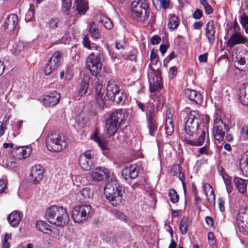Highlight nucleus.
I'll return each mask as SVG.
<instances>
[{"label": "nucleus", "instance_id": "7c9ffc66", "mask_svg": "<svg viewBox=\"0 0 248 248\" xmlns=\"http://www.w3.org/2000/svg\"><path fill=\"white\" fill-rule=\"evenodd\" d=\"M205 131H202V132L198 139L195 140H191L186 138L185 139V141L186 144L191 146H199L202 145L205 140Z\"/></svg>", "mask_w": 248, "mask_h": 248}, {"label": "nucleus", "instance_id": "e2e57ef3", "mask_svg": "<svg viewBox=\"0 0 248 248\" xmlns=\"http://www.w3.org/2000/svg\"><path fill=\"white\" fill-rule=\"evenodd\" d=\"M167 46L166 45H161L159 47V50L162 55H164L167 51Z\"/></svg>", "mask_w": 248, "mask_h": 248}, {"label": "nucleus", "instance_id": "4468645a", "mask_svg": "<svg viewBox=\"0 0 248 248\" xmlns=\"http://www.w3.org/2000/svg\"><path fill=\"white\" fill-rule=\"evenodd\" d=\"M44 169L40 165L33 166L30 172V180L34 185H37L42 180L44 177Z\"/></svg>", "mask_w": 248, "mask_h": 248}, {"label": "nucleus", "instance_id": "a211bd4d", "mask_svg": "<svg viewBox=\"0 0 248 248\" xmlns=\"http://www.w3.org/2000/svg\"><path fill=\"white\" fill-rule=\"evenodd\" d=\"M126 114L125 109H119L109 114L108 118L121 126L124 120Z\"/></svg>", "mask_w": 248, "mask_h": 248}, {"label": "nucleus", "instance_id": "4be33fe9", "mask_svg": "<svg viewBox=\"0 0 248 248\" xmlns=\"http://www.w3.org/2000/svg\"><path fill=\"white\" fill-rule=\"evenodd\" d=\"M120 125L107 118L105 121V132L107 135L110 137L114 135L119 128Z\"/></svg>", "mask_w": 248, "mask_h": 248}, {"label": "nucleus", "instance_id": "a18cd8bd", "mask_svg": "<svg viewBox=\"0 0 248 248\" xmlns=\"http://www.w3.org/2000/svg\"><path fill=\"white\" fill-rule=\"evenodd\" d=\"M62 8L66 14L68 15L72 5V0H62Z\"/></svg>", "mask_w": 248, "mask_h": 248}, {"label": "nucleus", "instance_id": "a878e982", "mask_svg": "<svg viewBox=\"0 0 248 248\" xmlns=\"http://www.w3.org/2000/svg\"><path fill=\"white\" fill-rule=\"evenodd\" d=\"M185 95L188 99L194 101L197 104L202 102V98L200 93L194 90L186 89L185 91Z\"/></svg>", "mask_w": 248, "mask_h": 248}, {"label": "nucleus", "instance_id": "338daca9", "mask_svg": "<svg viewBox=\"0 0 248 248\" xmlns=\"http://www.w3.org/2000/svg\"><path fill=\"white\" fill-rule=\"evenodd\" d=\"M6 187L5 182L3 180H0V193L3 192Z\"/></svg>", "mask_w": 248, "mask_h": 248}, {"label": "nucleus", "instance_id": "1a4fd4ad", "mask_svg": "<svg viewBox=\"0 0 248 248\" xmlns=\"http://www.w3.org/2000/svg\"><path fill=\"white\" fill-rule=\"evenodd\" d=\"M119 87L114 81H109L107 87L106 95L110 100L117 103H120L123 100L122 96L120 95Z\"/></svg>", "mask_w": 248, "mask_h": 248}, {"label": "nucleus", "instance_id": "5701e85b", "mask_svg": "<svg viewBox=\"0 0 248 248\" xmlns=\"http://www.w3.org/2000/svg\"><path fill=\"white\" fill-rule=\"evenodd\" d=\"M95 90L96 102L99 106L103 108L105 105L104 100V90L102 88V85L98 82L95 83Z\"/></svg>", "mask_w": 248, "mask_h": 248}, {"label": "nucleus", "instance_id": "c03bdc74", "mask_svg": "<svg viewBox=\"0 0 248 248\" xmlns=\"http://www.w3.org/2000/svg\"><path fill=\"white\" fill-rule=\"evenodd\" d=\"M187 219L186 217H183L181 219L179 224V229L183 234H185L187 232Z\"/></svg>", "mask_w": 248, "mask_h": 248}, {"label": "nucleus", "instance_id": "4c0bfd02", "mask_svg": "<svg viewBox=\"0 0 248 248\" xmlns=\"http://www.w3.org/2000/svg\"><path fill=\"white\" fill-rule=\"evenodd\" d=\"M24 44L22 41H17L13 46L12 51L15 54H19L24 49Z\"/></svg>", "mask_w": 248, "mask_h": 248}, {"label": "nucleus", "instance_id": "423d86ee", "mask_svg": "<svg viewBox=\"0 0 248 248\" xmlns=\"http://www.w3.org/2000/svg\"><path fill=\"white\" fill-rule=\"evenodd\" d=\"M131 9L134 17H146L149 14L147 0H134L131 3Z\"/></svg>", "mask_w": 248, "mask_h": 248}, {"label": "nucleus", "instance_id": "f257e3e1", "mask_svg": "<svg viewBox=\"0 0 248 248\" xmlns=\"http://www.w3.org/2000/svg\"><path fill=\"white\" fill-rule=\"evenodd\" d=\"M83 45L88 49L94 51L91 53L87 57L86 61V68L94 76L97 77L101 72L104 62L103 52L95 46H91L89 37L85 35L83 39Z\"/></svg>", "mask_w": 248, "mask_h": 248}, {"label": "nucleus", "instance_id": "7ed1b4c3", "mask_svg": "<svg viewBox=\"0 0 248 248\" xmlns=\"http://www.w3.org/2000/svg\"><path fill=\"white\" fill-rule=\"evenodd\" d=\"M104 190L107 199L112 205L117 206L122 203L123 194L122 187L116 179H111L108 181Z\"/></svg>", "mask_w": 248, "mask_h": 248}, {"label": "nucleus", "instance_id": "052dcab7", "mask_svg": "<svg viewBox=\"0 0 248 248\" xmlns=\"http://www.w3.org/2000/svg\"><path fill=\"white\" fill-rule=\"evenodd\" d=\"M124 44H125V43L124 41H121L120 42L118 40H117V41H116V42H115L116 47L117 49H124L125 47Z\"/></svg>", "mask_w": 248, "mask_h": 248}, {"label": "nucleus", "instance_id": "0e129e2a", "mask_svg": "<svg viewBox=\"0 0 248 248\" xmlns=\"http://www.w3.org/2000/svg\"><path fill=\"white\" fill-rule=\"evenodd\" d=\"M207 59V54L206 53L204 54L203 55H201L199 57V61L200 62H206Z\"/></svg>", "mask_w": 248, "mask_h": 248}, {"label": "nucleus", "instance_id": "4d7b16f0", "mask_svg": "<svg viewBox=\"0 0 248 248\" xmlns=\"http://www.w3.org/2000/svg\"><path fill=\"white\" fill-rule=\"evenodd\" d=\"M199 152L201 155L205 154L209 155V147L207 146H204L199 149Z\"/></svg>", "mask_w": 248, "mask_h": 248}, {"label": "nucleus", "instance_id": "dca6fc26", "mask_svg": "<svg viewBox=\"0 0 248 248\" xmlns=\"http://www.w3.org/2000/svg\"><path fill=\"white\" fill-rule=\"evenodd\" d=\"M18 22V17L16 14H10L4 21V29L7 32L11 33L16 30Z\"/></svg>", "mask_w": 248, "mask_h": 248}, {"label": "nucleus", "instance_id": "a19ab883", "mask_svg": "<svg viewBox=\"0 0 248 248\" xmlns=\"http://www.w3.org/2000/svg\"><path fill=\"white\" fill-rule=\"evenodd\" d=\"M100 22L107 30H111L113 27L112 21L107 17L102 16L100 20Z\"/></svg>", "mask_w": 248, "mask_h": 248}, {"label": "nucleus", "instance_id": "b1692460", "mask_svg": "<svg viewBox=\"0 0 248 248\" xmlns=\"http://www.w3.org/2000/svg\"><path fill=\"white\" fill-rule=\"evenodd\" d=\"M91 139L96 142L99 147L103 150L108 149V141L99 133V130L96 129Z\"/></svg>", "mask_w": 248, "mask_h": 248}, {"label": "nucleus", "instance_id": "9b49d317", "mask_svg": "<svg viewBox=\"0 0 248 248\" xmlns=\"http://www.w3.org/2000/svg\"><path fill=\"white\" fill-rule=\"evenodd\" d=\"M61 55L59 52H55L50 58L44 69V73L46 75L53 73L60 65Z\"/></svg>", "mask_w": 248, "mask_h": 248}, {"label": "nucleus", "instance_id": "72a5a7b5", "mask_svg": "<svg viewBox=\"0 0 248 248\" xmlns=\"http://www.w3.org/2000/svg\"><path fill=\"white\" fill-rule=\"evenodd\" d=\"M221 175L225 183L227 192L230 194L232 192L233 188L232 185V178L225 171L221 172Z\"/></svg>", "mask_w": 248, "mask_h": 248}, {"label": "nucleus", "instance_id": "49530a36", "mask_svg": "<svg viewBox=\"0 0 248 248\" xmlns=\"http://www.w3.org/2000/svg\"><path fill=\"white\" fill-rule=\"evenodd\" d=\"M200 3L203 6L206 14L209 15L213 12V9L209 4L207 0H200Z\"/></svg>", "mask_w": 248, "mask_h": 248}, {"label": "nucleus", "instance_id": "2eb2a0df", "mask_svg": "<svg viewBox=\"0 0 248 248\" xmlns=\"http://www.w3.org/2000/svg\"><path fill=\"white\" fill-rule=\"evenodd\" d=\"M236 222L239 228L243 231L248 232V208L242 209L239 212Z\"/></svg>", "mask_w": 248, "mask_h": 248}, {"label": "nucleus", "instance_id": "09e8293b", "mask_svg": "<svg viewBox=\"0 0 248 248\" xmlns=\"http://www.w3.org/2000/svg\"><path fill=\"white\" fill-rule=\"evenodd\" d=\"M11 235L10 234H5L4 237L2 241V248H9L10 243L8 242V240L10 239Z\"/></svg>", "mask_w": 248, "mask_h": 248}, {"label": "nucleus", "instance_id": "cd10ccee", "mask_svg": "<svg viewBox=\"0 0 248 248\" xmlns=\"http://www.w3.org/2000/svg\"><path fill=\"white\" fill-rule=\"evenodd\" d=\"M239 99L243 105L248 106V84H244L241 87L239 93Z\"/></svg>", "mask_w": 248, "mask_h": 248}, {"label": "nucleus", "instance_id": "f03ea898", "mask_svg": "<svg viewBox=\"0 0 248 248\" xmlns=\"http://www.w3.org/2000/svg\"><path fill=\"white\" fill-rule=\"evenodd\" d=\"M46 218L50 224L58 227H63L69 222L66 209L62 206L52 205L46 209Z\"/></svg>", "mask_w": 248, "mask_h": 248}, {"label": "nucleus", "instance_id": "2f4dec72", "mask_svg": "<svg viewBox=\"0 0 248 248\" xmlns=\"http://www.w3.org/2000/svg\"><path fill=\"white\" fill-rule=\"evenodd\" d=\"M89 32L93 39H98L100 38V33L98 28L94 22H91L89 24Z\"/></svg>", "mask_w": 248, "mask_h": 248}, {"label": "nucleus", "instance_id": "ddd939ff", "mask_svg": "<svg viewBox=\"0 0 248 248\" xmlns=\"http://www.w3.org/2000/svg\"><path fill=\"white\" fill-rule=\"evenodd\" d=\"M93 151L88 150L79 156V164L81 168L86 171H89L92 169L93 165Z\"/></svg>", "mask_w": 248, "mask_h": 248}, {"label": "nucleus", "instance_id": "58836bf2", "mask_svg": "<svg viewBox=\"0 0 248 248\" xmlns=\"http://www.w3.org/2000/svg\"><path fill=\"white\" fill-rule=\"evenodd\" d=\"M89 87V84L88 81L86 80H83L79 87V89L78 91V93L79 96H82L87 92Z\"/></svg>", "mask_w": 248, "mask_h": 248}, {"label": "nucleus", "instance_id": "ea45409f", "mask_svg": "<svg viewBox=\"0 0 248 248\" xmlns=\"http://www.w3.org/2000/svg\"><path fill=\"white\" fill-rule=\"evenodd\" d=\"M179 24V22L178 17L173 15L170 17L168 26L169 29L174 30L177 28Z\"/></svg>", "mask_w": 248, "mask_h": 248}, {"label": "nucleus", "instance_id": "39448f33", "mask_svg": "<svg viewBox=\"0 0 248 248\" xmlns=\"http://www.w3.org/2000/svg\"><path fill=\"white\" fill-rule=\"evenodd\" d=\"M46 144L47 149L54 152H60L66 146L64 138L56 133H51L48 137Z\"/></svg>", "mask_w": 248, "mask_h": 248}, {"label": "nucleus", "instance_id": "c9c22d12", "mask_svg": "<svg viewBox=\"0 0 248 248\" xmlns=\"http://www.w3.org/2000/svg\"><path fill=\"white\" fill-rule=\"evenodd\" d=\"M93 194V193L90 188L85 187L80 192V195L82 196L80 200L83 202H86L92 197Z\"/></svg>", "mask_w": 248, "mask_h": 248}, {"label": "nucleus", "instance_id": "473e14b6", "mask_svg": "<svg viewBox=\"0 0 248 248\" xmlns=\"http://www.w3.org/2000/svg\"><path fill=\"white\" fill-rule=\"evenodd\" d=\"M36 228L38 231L46 233L51 232L50 225L42 220H38L36 222Z\"/></svg>", "mask_w": 248, "mask_h": 248}, {"label": "nucleus", "instance_id": "680f3d73", "mask_svg": "<svg viewBox=\"0 0 248 248\" xmlns=\"http://www.w3.org/2000/svg\"><path fill=\"white\" fill-rule=\"evenodd\" d=\"M203 25V23L201 21L196 22L193 24V28L195 30H198Z\"/></svg>", "mask_w": 248, "mask_h": 248}, {"label": "nucleus", "instance_id": "bf43d9fd", "mask_svg": "<svg viewBox=\"0 0 248 248\" xmlns=\"http://www.w3.org/2000/svg\"><path fill=\"white\" fill-rule=\"evenodd\" d=\"M160 1L161 7L163 9H167L169 7L170 5L169 0H157Z\"/></svg>", "mask_w": 248, "mask_h": 248}, {"label": "nucleus", "instance_id": "6e6552de", "mask_svg": "<svg viewBox=\"0 0 248 248\" xmlns=\"http://www.w3.org/2000/svg\"><path fill=\"white\" fill-rule=\"evenodd\" d=\"M229 128L220 118H216L214 120L213 134L216 140H223L225 134L229 131Z\"/></svg>", "mask_w": 248, "mask_h": 248}, {"label": "nucleus", "instance_id": "37998d69", "mask_svg": "<svg viewBox=\"0 0 248 248\" xmlns=\"http://www.w3.org/2000/svg\"><path fill=\"white\" fill-rule=\"evenodd\" d=\"M169 196L170 200L172 203H177L179 199V197L176 191L174 189H170L169 191Z\"/></svg>", "mask_w": 248, "mask_h": 248}, {"label": "nucleus", "instance_id": "3c124183", "mask_svg": "<svg viewBox=\"0 0 248 248\" xmlns=\"http://www.w3.org/2000/svg\"><path fill=\"white\" fill-rule=\"evenodd\" d=\"M180 171V168L178 165H173L170 170V174L172 176H175Z\"/></svg>", "mask_w": 248, "mask_h": 248}, {"label": "nucleus", "instance_id": "aec40b11", "mask_svg": "<svg viewBox=\"0 0 248 248\" xmlns=\"http://www.w3.org/2000/svg\"><path fill=\"white\" fill-rule=\"evenodd\" d=\"M247 41L248 40L240 33L235 32L232 34L228 40L227 45L231 47H232L235 45L245 44L247 42Z\"/></svg>", "mask_w": 248, "mask_h": 248}, {"label": "nucleus", "instance_id": "9d476101", "mask_svg": "<svg viewBox=\"0 0 248 248\" xmlns=\"http://www.w3.org/2000/svg\"><path fill=\"white\" fill-rule=\"evenodd\" d=\"M148 76L152 78V82L150 81V91L151 93L159 92L162 88L161 78L159 71H155L151 67Z\"/></svg>", "mask_w": 248, "mask_h": 248}, {"label": "nucleus", "instance_id": "69168bd1", "mask_svg": "<svg viewBox=\"0 0 248 248\" xmlns=\"http://www.w3.org/2000/svg\"><path fill=\"white\" fill-rule=\"evenodd\" d=\"M177 68L176 67H171L170 70L169 72L170 74L172 76V78H173L174 76L176 75L177 73Z\"/></svg>", "mask_w": 248, "mask_h": 248}, {"label": "nucleus", "instance_id": "79ce46f5", "mask_svg": "<svg viewBox=\"0 0 248 248\" xmlns=\"http://www.w3.org/2000/svg\"><path fill=\"white\" fill-rule=\"evenodd\" d=\"M149 134L151 136H154L157 129V125L156 120L147 121Z\"/></svg>", "mask_w": 248, "mask_h": 248}, {"label": "nucleus", "instance_id": "e433bc0d", "mask_svg": "<svg viewBox=\"0 0 248 248\" xmlns=\"http://www.w3.org/2000/svg\"><path fill=\"white\" fill-rule=\"evenodd\" d=\"M166 133L168 135L172 134L174 131L173 122L171 118L168 117L166 119L165 124Z\"/></svg>", "mask_w": 248, "mask_h": 248}, {"label": "nucleus", "instance_id": "393cba45", "mask_svg": "<svg viewBox=\"0 0 248 248\" xmlns=\"http://www.w3.org/2000/svg\"><path fill=\"white\" fill-rule=\"evenodd\" d=\"M206 36L210 44H213L215 40V27L214 22L209 21L206 26Z\"/></svg>", "mask_w": 248, "mask_h": 248}, {"label": "nucleus", "instance_id": "864d4df0", "mask_svg": "<svg viewBox=\"0 0 248 248\" xmlns=\"http://www.w3.org/2000/svg\"><path fill=\"white\" fill-rule=\"evenodd\" d=\"M208 188L209 191H210V196H209L208 200L213 201L214 203H215L216 197H215V195L214 194V190L210 185H208L207 186V187H206V189H207Z\"/></svg>", "mask_w": 248, "mask_h": 248}, {"label": "nucleus", "instance_id": "774afa93", "mask_svg": "<svg viewBox=\"0 0 248 248\" xmlns=\"http://www.w3.org/2000/svg\"><path fill=\"white\" fill-rule=\"evenodd\" d=\"M205 220L207 225L210 226L213 225V220L211 217L208 216L205 217Z\"/></svg>", "mask_w": 248, "mask_h": 248}, {"label": "nucleus", "instance_id": "bb28decb", "mask_svg": "<svg viewBox=\"0 0 248 248\" xmlns=\"http://www.w3.org/2000/svg\"><path fill=\"white\" fill-rule=\"evenodd\" d=\"M76 10L80 15H84L89 9L88 2L86 0H75Z\"/></svg>", "mask_w": 248, "mask_h": 248}, {"label": "nucleus", "instance_id": "20e7f679", "mask_svg": "<svg viewBox=\"0 0 248 248\" xmlns=\"http://www.w3.org/2000/svg\"><path fill=\"white\" fill-rule=\"evenodd\" d=\"M93 211L90 205H81L75 206L72 211V217L76 222L86 221L93 214Z\"/></svg>", "mask_w": 248, "mask_h": 248}, {"label": "nucleus", "instance_id": "8fccbe9b", "mask_svg": "<svg viewBox=\"0 0 248 248\" xmlns=\"http://www.w3.org/2000/svg\"><path fill=\"white\" fill-rule=\"evenodd\" d=\"M157 50L152 49L150 54V60L153 64H156L157 62Z\"/></svg>", "mask_w": 248, "mask_h": 248}, {"label": "nucleus", "instance_id": "de8ad7c7", "mask_svg": "<svg viewBox=\"0 0 248 248\" xmlns=\"http://www.w3.org/2000/svg\"><path fill=\"white\" fill-rule=\"evenodd\" d=\"M61 24V20L58 18H53L48 22L49 27L52 29H56L58 28Z\"/></svg>", "mask_w": 248, "mask_h": 248}, {"label": "nucleus", "instance_id": "c756f323", "mask_svg": "<svg viewBox=\"0 0 248 248\" xmlns=\"http://www.w3.org/2000/svg\"><path fill=\"white\" fill-rule=\"evenodd\" d=\"M21 219L20 214L17 211L12 212L7 217L8 222L13 227H15L18 224Z\"/></svg>", "mask_w": 248, "mask_h": 248}, {"label": "nucleus", "instance_id": "f8f14e48", "mask_svg": "<svg viewBox=\"0 0 248 248\" xmlns=\"http://www.w3.org/2000/svg\"><path fill=\"white\" fill-rule=\"evenodd\" d=\"M61 99L60 94L57 91H53L48 94L44 95L42 98V102L46 107H51L58 104Z\"/></svg>", "mask_w": 248, "mask_h": 248}, {"label": "nucleus", "instance_id": "6e6d98bb", "mask_svg": "<svg viewBox=\"0 0 248 248\" xmlns=\"http://www.w3.org/2000/svg\"><path fill=\"white\" fill-rule=\"evenodd\" d=\"M202 12L200 9H197L193 14L192 17L196 19H199L202 16Z\"/></svg>", "mask_w": 248, "mask_h": 248}, {"label": "nucleus", "instance_id": "5fc2aeb1", "mask_svg": "<svg viewBox=\"0 0 248 248\" xmlns=\"http://www.w3.org/2000/svg\"><path fill=\"white\" fill-rule=\"evenodd\" d=\"M218 202L219 210L221 212H224L225 211L224 200L222 198H220L218 199Z\"/></svg>", "mask_w": 248, "mask_h": 248}, {"label": "nucleus", "instance_id": "603ef678", "mask_svg": "<svg viewBox=\"0 0 248 248\" xmlns=\"http://www.w3.org/2000/svg\"><path fill=\"white\" fill-rule=\"evenodd\" d=\"M208 240L209 244L211 246H215L216 244L215 237L212 232H209L208 233Z\"/></svg>", "mask_w": 248, "mask_h": 248}, {"label": "nucleus", "instance_id": "c85d7f7f", "mask_svg": "<svg viewBox=\"0 0 248 248\" xmlns=\"http://www.w3.org/2000/svg\"><path fill=\"white\" fill-rule=\"evenodd\" d=\"M234 182L235 186L239 192L242 194L246 193L248 180L239 177H235Z\"/></svg>", "mask_w": 248, "mask_h": 248}, {"label": "nucleus", "instance_id": "f3484780", "mask_svg": "<svg viewBox=\"0 0 248 248\" xmlns=\"http://www.w3.org/2000/svg\"><path fill=\"white\" fill-rule=\"evenodd\" d=\"M91 176L94 181H101L108 178L109 171L107 168L97 167L92 172Z\"/></svg>", "mask_w": 248, "mask_h": 248}, {"label": "nucleus", "instance_id": "f704fd0d", "mask_svg": "<svg viewBox=\"0 0 248 248\" xmlns=\"http://www.w3.org/2000/svg\"><path fill=\"white\" fill-rule=\"evenodd\" d=\"M156 110L154 105H149L147 108L146 117L147 121L156 120Z\"/></svg>", "mask_w": 248, "mask_h": 248}, {"label": "nucleus", "instance_id": "412c9836", "mask_svg": "<svg viewBox=\"0 0 248 248\" xmlns=\"http://www.w3.org/2000/svg\"><path fill=\"white\" fill-rule=\"evenodd\" d=\"M123 176L125 180L129 178L135 179L138 175V171L135 165H131L124 168L122 171Z\"/></svg>", "mask_w": 248, "mask_h": 248}, {"label": "nucleus", "instance_id": "6ab92c4d", "mask_svg": "<svg viewBox=\"0 0 248 248\" xmlns=\"http://www.w3.org/2000/svg\"><path fill=\"white\" fill-rule=\"evenodd\" d=\"M12 152L16 158L21 159L25 158L30 155L31 152V148L28 146H20L14 148Z\"/></svg>", "mask_w": 248, "mask_h": 248}, {"label": "nucleus", "instance_id": "13d9d810", "mask_svg": "<svg viewBox=\"0 0 248 248\" xmlns=\"http://www.w3.org/2000/svg\"><path fill=\"white\" fill-rule=\"evenodd\" d=\"M161 41L160 38L158 35L153 36L151 39V43L152 45H157Z\"/></svg>", "mask_w": 248, "mask_h": 248}, {"label": "nucleus", "instance_id": "0eeeda50", "mask_svg": "<svg viewBox=\"0 0 248 248\" xmlns=\"http://www.w3.org/2000/svg\"><path fill=\"white\" fill-rule=\"evenodd\" d=\"M199 124L198 114L195 111H191L187 114V120L185 127L186 133L189 136H193L198 131Z\"/></svg>", "mask_w": 248, "mask_h": 248}]
</instances>
